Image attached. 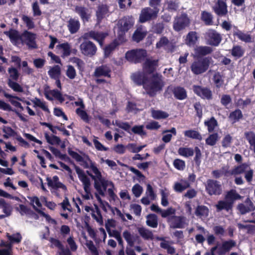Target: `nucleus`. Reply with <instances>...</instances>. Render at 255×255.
Wrapping results in <instances>:
<instances>
[{
    "label": "nucleus",
    "mask_w": 255,
    "mask_h": 255,
    "mask_svg": "<svg viewBox=\"0 0 255 255\" xmlns=\"http://www.w3.org/2000/svg\"><path fill=\"white\" fill-rule=\"evenodd\" d=\"M222 170H223V175L225 176H236L244 173L245 178L247 182L251 183L253 179L254 170L251 168L250 164L246 162L235 166L231 170H228V167H223Z\"/></svg>",
    "instance_id": "f257e3e1"
},
{
    "label": "nucleus",
    "mask_w": 255,
    "mask_h": 255,
    "mask_svg": "<svg viewBox=\"0 0 255 255\" xmlns=\"http://www.w3.org/2000/svg\"><path fill=\"white\" fill-rule=\"evenodd\" d=\"M91 169L93 172L97 175V178H98V180L95 181L94 183V187L100 195L104 196L108 185H111L112 188H114V184L113 182L109 181L102 177L101 172L96 166L95 163L91 162Z\"/></svg>",
    "instance_id": "f03ea898"
},
{
    "label": "nucleus",
    "mask_w": 255,
    "mask_h": 255,
    "mask_svg": "<svg viewBox=\"0 0 255 255\" xmlns=\"http://www.w3.org/2000/svg\"><path fill=\"white\" fill-rule=\"evenodd\" d=\"M164 86V83L161 76H158L157 74H154L150 79H148L146 85L144 86V89L149 96L153 97L157 92L162 90Z\"/></svg>",
    "instance_id": "7ed1b4c3"
},
{
    "label": "nucleus",
    "mask_w": 255,
    "mask_h": 255,
    "mask_svg": "<svg viewBox=\"0 0 255 255\" xmlns=\"http://www.w3.org/2000/svg\"><path fill=\"white\" fill-rule=\"evenodd\" d=\"M212 58H195L191 64L190 69L194 75H200L206 72L209 68Z\"/></svg>",
    "instance_id": "20e7f679"
},
{
    "label": "nucleus",
    "mask_w": 255,
    "mask_h": 255,
    "mask_svg": "<svg viewBox=\"0 0 255 255\" xmlns=\"http://www.w3.org/2000/svg\"><path fill=\"white\" fill-rule=\"evenodd\" d=\"M147 56L146 50L135 49L128 51L125 55L126 59L129 62L134 64L141 63Z\"/></svg>",
    "instance_id": "39448f33"
},
{
    "label": "nucleus",
    "mask_w": 255,
    "mask_h": 255,
    "mask_svg": "<svg viewBox=\"0 0 255 255\" xmlns=\"http://www.w3.org/2000/svg\"><path fill=\"white\" fill-rule=\"evenodd\" d=\"M46 181H47L48 186L53 190V191H51V192L56 196L60 197L61 195L60 190L62 192V193L67 192V187L59 181V178L58 176L55 175L52 178L47 177Z\"/></svg>",
    "instance_id": "423d86ee"
},
{
    "label": "nucleus",
    "mask_w": 255,
    "mask_h": 255,
    "mask_svg": "<svg viewBox=\"0 0 255 255\" xmlns=\"http://www.w3.org/2000/svg\"><path fill=\"white\" fill-rule=\"evenodd\" d=\"M75 171L78 174L79 180L82 182L84 186V189L86 193L83 195L84 199L89 200L90 196H92L90 190V180L89 178L85 174L84 171L79 166L74 165Z\"/></svg>",
    "instance_id": "0eeeda50"
},
{
    "label": "nucleus",
    "mask_w": 255,
    "mask_h": 255,
    "mask_svg": "<svg viewBox=\"0 0 255 255\" xmlns=\"http://www.w3.org/2000/svg\"><path fill=\"white\" fill-rule=\"evenodd\" d=\"M190 23V20L187 14L182 13L180 15L174 17L173 23V28L176 32H180L188 27Z\"/></svg>",
    "instance_id": "6e6552de"
},
{
    "label": "nucleus",
    "mask_w": 255,
    "mask_h": 255,
    "mask_svg": "<svg viewBox=\"0 0 255 255\" xmlns=\"http://www.w3.org/2000/svg\"><path fill=\"white\" fill-rule=\"evenodd\" d=\"M172 93L173 94L174 97L179 100H184L187 97L186 90L181 86H168L165 91L164 94L171 95Z\"/></svg>",
    "instance_id": "1a4fd4ad"
},
{
    "label": "nucleus",
    "mask_w": 255,
    "mask_h": 255,
    "mask_svg": "<svg viewBox=\"0 0 255 255\" xmlns=\"http://www.w3.org/2000/svg\"><path fill=\"white\" fill-rule=\"evenodd\" d=\"M205 190L210 196L220 195L222 192L221 185L216 180L208 179L205 184Z\"/></svg>",
    "instance_id": "9d476101"
},
{
    "label": "nucleus",
    "mask_w": 255,
    "mask_h": 255,
    "mask_svg": "<svg viewBox=\"0 0 255 255\" xmlns=\"http://www.w3.org/2000/svg\"><path fill=\"white\" fill-rule=\"evenodd\" d=\"M158 12L150 7H145L141 10L138 21L143 23L156 19Z\"/></svg>",
    "instance_id": "9b49d317"
},
{
    "label": "nucleus",
    "mask_w": 255,
    "mask_h": 255,
    "mask_svg": "<svg viewBox=\"0 0 255 255\" xmlns=\"http://www.w3.org/2000/svg\"><path fill=\"white\" fill-rule=\"evenodd\" d=\"M36 38V34L27 30H25L22 32V38L21 44H25L29 48H37Z\"/></svg>",
    "instance_id": "f8f14e48"
},
{
    "label": "nucleus",
    "mask_w": 255,
    "mask_h": 255,
    "mask_svg": "<svg viewBox=\"0 0 255 255\" xmlns=\"http://www.w3.org/2000/svg\"><path fill=\"white\" fill-rule=\"evenodd\" d=\"M81 53L87 56L92 57L95 55L97 52L96 45L90 41L85 40L80 46Z\"/></svg>",
    "instance_id": "ddd939ff"
},
{
    "label": "nucleus",
    "mask_w": 255,
    "mask_h": 255,
    "mask_svg": "<svg viewBox=\"0 0 255 255\" xmlns=\"http://www.w3.org/2000/svg\"><path fill=\"white\" fill-rule=\"evenodd\" d=\"M108 35V34L107 32L91 30L88 32L85 33L83 37L84 39H93L98 42L101 46H102L104 41Z\"/></svg>",
    "instance_id": "4468645a"
},
{
    "label": "nucleus",
    "mask_w": 255,
    "mask_h": 255,
    "mask_svg": "<svg viewBox=\"0 0 255 255\" xmlns=\"http://www.w3.org/2000/svg\"><path fill=\"white\" fill-rule=\"evenodd\" d=\"M208 43L210 45L218 46L222 40V37L219 33L213 29H210L206 33Z\"/></svg>",
    "instance_id": "2eb2a0df"
},
{
    "label": "nucleus",
    "mask_w": 255,
    "mask_h": 255,
    "mask_svg": "<svg viewBox=\"0 0 255 255\" xmlns=\"http://www.w3.org/2000/svg\"><path fill=\"white\" fill-rule=\"evenodd\" d=\"M186 218L183 216H176L175 215L169 217L168 223L171 228L173 229H183L185 227Z\"/></svg>",
    "instance_id": "dca6fc26"
},
{
    "label": "nucleus",
    "mask_w": 255,
    "mask_h": 255,
    "mask_svg": "<svg viewBox=\"0 0 255 255\" xmlns=\"http://www.w3.org/2000/svg\"><path fill=\"white\" fill-rule=\"evenodd\" d=\"M68 154L76 161L81 162L80 164L84 168H91V164L92 161L89 158L88 155H86L85 158H83L81 155L76 152V151H73L70 149L68 150ZM93 163H94L93 162Z\"/></svg>",
    "instance_id": "f3484780"
},
{
    "label": "nucleus",
    "mask_w": 255,
    "mask_h": 255,
    "mask_svg": "<svg viewBox=\"0 0 255 255\" xmlns=\"http://www.w3.org/2000/svg\"><path fill=\"white\" fill-rule=\"evenodd\" d=\"M193 91L196 95L203 99L210 100L213 98L211 90L207 87L194 85L193 86Z\"/></svg>",
    "instance_id": "a211bd4d"
},
{
    "label": "nucleus",
    "mask_w": 255,
    "mask_h": 255,
    "mask_svg": "<svg viewBox=\"0 0 255 255\" xmlns=\"http://www.w3.org/2000/svg\"><path fill=\"white\" fill-rule=\"evenodd\" d=\"M131 78L137 85H142L144 89V86L146 85L149 79L147 74L142 71L133 73L131 76Z\"/></svg>",
    "instance_id": "6ab92c4d"
},
{
    "label": "nucleus",
    "mask_w": 255,
    "mask_h": 255,
    "mask_svg": "<svg viewBox=\"0 0 255 255\" xmlns=\"http://www.w3.org/2000/svg\"><path fill=\"white\" fill-rule=\"evenodd\" d=\"M3 33L8 36L11 43L18 46L21 43L22 33L20 34L17 30L10 28L8 31H4Z\"/></svg>",
    "instance_id": "aec40b11"
},
{
    "label": "nucleus",
    "mask_w": 255,
    "mask_h": 255,
    "mask_svg": "<svg viewBox=\"0 0 255 255\" xmlns=\"http://www.w3.org/2000/svg\"><path fill=\"white\" fill-rule=\"evenodd\" d=\"M212 9L219 16H224L228 13V6L224 0H218L212 7Z\"/></svg>",
    "instance_id": "412c9836"
},
{
    "label": "nucleus",
    "mask_w": 255,
    "mask_h": 255,
    "mask_svg": "<svg viewBox=\"0 0 255 255\" xmlns=\"http://www.w3.org/2000/svg\"><path fill=\"white\" fill-rule=\"evenodd\" d=\"M194 59L203 58L205 56L210 54L213 52L212 47L207 46H199L194 48Z\"/></svg>",
    "instance_id": "4be33fe9"
},
{
    "label": "nucleus",
    "mask_w": 255,
    "mask_h": 255,
    "mask_svg": "<svg viewBox=\"0 0 255 255\" xmlns=\"http://www.w3.org/2000/svg\"><path fill=\"white\" fill-rule=\"evenodd\" d=\"M133 24L134 20L132 17L124 16L118 21V29L128 32Z\"/></svg>",
    "instance_id": "5701e85b"
},
{
    "label": "nucleus",
    "mask_w": 255,
    "mask_h": 255,
    "mask_svg": "<svg viewBox=\"0 0 255 255\" xmlns=\"http://www.w3.org/2000/svg\"><path fill=\"white\" fill-rule=\"evenodd\" d=\"M236 246V242L234 240H229L225 241L222 243L221 246L218 249L217 253L218 255H225Z\"/></svg>",
    "instance_id": "b1692460"
},
{
    "label": "nucleus",
    "mask_w": 255,
    "mask_h": 255,
    "mask_svg": "<svg viewBox=\"0 0 255 255\" xmlns=\"http://www.w3.org/2000/svg\"><path fill=\"white\" fill-rule=\"evenodd\" d=\"M75 12L80 17L83 22L89 21L91 18V14L88 8L84 6L76 5L75 7Z\"/></svg>",
    "instance_id": "393cba45"
},
{
    "label": "nucleus",
    "mask_w": 255,
    "mask_h": 255,
    "mask_svg": "<svg viewBox=\"0 0 255 255\" xmlns=\"http://www.w3.org/2000/svg\"><path fill=\"white\" fill-rule=\"evenodd\" d=\"M111 70L110 68L107 65H102L101 66L97 67L94 72V75L96 77H100L101 76H104L107 77H111Z\"/></svg>",
    "instance_id": "a878e982"
},
{
    "label": "nucleus",
    "mask_w": 255,
    "mask_h": 255,
    "mask_svg": "<svg viewBox=\"0 0 255 255\" xmlns=\"http://www.w3.org/2000/svg\"><path fill=\"white\" fill-rule=\"evenodd\" d=\"M179 0H166L164 2L165 9L170 12H177L180 7Z\"/></svg>",
    "instance_id": "bb28decb"
},
{
    "label": "nucleus",
    "mask_w": 255,
    "mask_h": 255,
    "mask_svg": "<svg viewBox=\"0 0 255 255\" xmlns=\"http://www.w3.org/2000/svg\"><path fill=\"white\" fill-rule=\"evenodd\" d=\"M137 232L140 236L145 241H152L154 240V235L152 231L143 227L137 228Z\"/></svg>",
    "instance_id": "cd10ccee"
},
{
    "label": "nucleus",
    "mask_w": 255,
    "mask_h": 255,
    "mask_svg": "<svg viewBox=\"0 0 255 255\" xmlns=\"http://www.w3.org/2000/svg\"><path fill=\"white\" fill-rule=\"evenodd\" d=\"M147 31L143 29L142 26L137 27L133 33L132 38L137 43L142 40L147 35Z\"/></svg>",
    "instance_id": "c85d7f7f"
},
{
    "label": "nucleus",
    "mask_w": 255,
    "mask_h": 255,
    "mask_svg": "<svg viewBox=\"0 0 255 255\" xmlns=\"http://www.w3.org/2000/svg\"><path fill=\"white\" fill-rule=\"evenodd\" d=\"M109 12V8L106 5H99L96 12L97 22L100 23Z\"/></svg>",
    "instance_id": "c756f323"
},
{
    "label": "nucleus",
    "mask_w": 255,
    "mask_h": 255,
    "mask_svg": "<svg viewBox=\"0 0 255 255\" xmlns=\"http://www.w3.org/2000/svg\"><path fill=\"white\" fill-rule=\"evenodd\" d=\"M243 118V115L241 110L239 109H237L234 111L231 112L228 117L229 120L232 124H235L239 122Z\"/></svg>",
    "instance_id": "7c9ffc66"
},
{
    "label": "nucleus",
    "mask_w": 255,
    "mask_h": 255,
    "mask_svg": "<svg viewBox=\"0 0 255 255\" xmlns=\"http://www.w3.org/2000/svg\"><path fill=\"white\" fill-rule=\"evenodd\" d=\"M234 36H236L240 40L246 43H251L253 42V38L251 34L245 33L239 29L237 31L234 32Z\"/></svg>",
    "instance_id": "2f4dec72"
},
{
    "label": "nucleus",
    "mask_w": 255,
    "mask_h": 255,
    "mask_svg": "<svg viewBox=\"0 0 255 255\" xmlns=\"http://www.w3.org/2000/svg\"><path fill=\"white\" fill-rule=\"evenodd\" d=\"M198 39V37L196 31H190L186 35L185 43L189 46H193L196 44Z\"/></svg>",
    "instance_id": "473e14b6"
},
{
    "label": "nucleus",
    "mask_w": 255,
    "mask_h": 255,
    "mask_svg": "<svg viewBox=\"0 0 255 255\" xmlns=\"http://www.w3.org/2000/svg\"><path fill=\"white\" fill-rule=\"evenodd\" d=\"M241 198L242 196L235 189H231L228 191L225 197V199L231 202L233 205L234 201L241 199Z\"/></svg>",
    "instance_id": "72a5a7b5"
},
{
    "label": "nucleus",
    "mask_w": 255,
    "mask_h": 255,
    "mask_svg": "<svg viewBox=\"0 0 255 255\" xmlns=\"http://www.w3.org/2000/svg\"><path fill=\"white\" fill-rule=\"evenodd\" d=\"M209 210L204 205H198L195 211V214L200 218H207L209 215Z\"/></svg>",
    "instance_id": "f704fd0d"
},
{
    "label": "nucleus",
    "mask_w": 255,
    "mask_h": 255,
    "mask_svg": "<svg viewBox=\"0 0 255 255\" xmlns=\"http://www.w3.org/2000/svg\"><path fill=\"white\" fill-rule=\"evenodd\" d=\"M68 27L70 33H75L80 28V23L78 20L71 18L68 22Z\"/></svg>",
    "instance_id": "c9c22d12"
},
{
    "label": "nucleus",
    "mask_w": 255,
    "mask_h": 255,
    "mask_svg": "<svg viewBox=\"0 0 255 255\" xmlns=\"http://www.w3.org/2000/svg\"><path fill=\"white\" fill-rule=\"evenodd\" d=\"M200 18L206 25H213V16L211 13L205 10L202 11Z\"/></svg>",
    "instance_id": "e433bc0d"
},
{
    "label": "nucleus",
    "mask_w": 255,
    "mask_h": 255,
    "mask_svg": "<svg viewBox=\"0 0 255 255\" xmlns=\"http://www.w3.org/2000/svg\"><path fill=\"white\" fill-rule=\"evenodd\" d=\"M119 45V43L117 40L115 39L111 43L106 46L104 49L105 57H109Z\"/></svg>",
    "instance_id": "4c0bfd02"
},
{
    "label": "nucleus",
    "mask_w": 255,
    "mask_h": 255,
    "mask_svg": "<svg viewBox=\"0 0 255 255\" xmlns=\"http://www.w3.org/2000/svg\"><path fill=\"white\" fill-rule=\"evenodd\" d=\"M4 96L7 99H9V102L15 107L19 108L21 111L23 110V108L22 106L20 103H19L18 101L14 100L13 99H16L17 100L20 101L21 99L16 96H13L12 95H10L8 93H7L6 92H4L3 93Z\"/></svg>",
    "instance_id": "58836bf2"
},
{
    "label": "nucleus",
    "mask_w": 255,
    "mask_h": 255,
    "mask_svg": "<svg viewBox=\"0 0 255 255\" xmlns=\"http://www.w3.org/2000/svg\"><path fill=\"white\" fill-rule=\"evenodd\" d=\"M181 181V183L178 182L175 183L173 189L175 192L181 193L190 187V184L188 181L186 180H182Z\"/></svg>",
    "instance_id": "ea45409f"
},
{
    "label": "nucleus",
    "mask_w": 255,
    "mask_h": 255,
    "mask_svg": "<svg viewBox=\"0 0 255 255\" xmlns=\"http://www.w3.org/2000/svg\"><path fill=\"white\" fill-rule=\"evenodd\" d=\"M146 225L151 228H156L158 226L157 216L154 214H150L146 216Z\"/></svg>",
    "instance_id": "a19ab883"
},
{
    "label": "nucleus",
    "mask_w": 255,
    "mask_h": 255,
    "mask_svg": "<svg viewBox=\"0 0 255 255\" xmlns=\"http://www.w3.org/2000/svg\"><path fill=\"white\" fill-rule=\"evenodd\" d=\"M0 208L2 209L3 212L6 214V216L11 215L12 211V207L8 203H6L4 199H0Z\"/></svg>",
    "instance_id": "79ce46f5"
},
{
    "label": "nucleus",
    "mask_w": 255,
    "mask_h": 255,
    "mask_svg": "<svg viewBox=\"0 0 255 255\" xmlns=\"http://www.w3.org/2000/svg\"><path fill=\"white\" fill-rule=\"evenodd\" d=\"M233 205L232 204L231 202H230L227 200H220L218 201L216 206L217 210L218 211H220L223 210H225L228 211L232 208Z\"/></svg>",
    "instance_id": "37998d69"
},
{
    "label": "nucleus",
    "mask_w": 255,
    "mask_h": 255,
    "mask_svg": "<svg viewBox=\"0 0 255 255\" xmlns=\"http://www.w3.org/2000/svg\"><path fill=\"white\" fill-rule=\"evenodd\" d=\"M123 236L126 242H127L128 246L132 247L134 246V242H135L136 239H138L139 237L136 236L134 237L131 235L130 233L128 231H125L123 233Z\"/></svg>",
    "instance_id": "c03bdc74"
},
{
    "label": "nucleus",
    "mask_w": 255,
    "mask_h": 255,
    "mask_svg": "<svg viewBox=\"0 0 255 255\" xmlns=\"http://www.w3.org/2000/svg\"><path fill=\"white\" fill-rule=\"evenodd\" d=\"M213 81L215 85L216 88L220 89L223 87L224 84L223 76L220 72L215 73L213 77Z\"/></svg>",
    "instance_id": "a18cd8bd"
},
{
    "label": "nucleus",
    "mask_w": 255,
    "mask_h": 255,
    "mask_svg": "<svg viewBox=\"0 0 255 255\" xmlns=\"http://www.w3.org/2000/svg\"><path fill=\"white\" fill-rule=\"evenodd\" d=\"M48 74L51 79H55L60 78L61 75V69L59 65H55L48 71Z\"/></svg>",
    "instance_id": "49530a36"
},
{
    "label": "nucleus",
    "mask_w": 255,
    "mask_h": 255,
    "mask_svg": "<svg viewBox=\"0 0 255 255\" xmlns=\"http://www.w3.org/2000/svg\"><path fill=\"white\" fill-rule=\"evenodd\" d=\"M184 136L192 139L202 140V136L200 132L193 129H189L184 131Z\"/></svg>",
    "instance_id": "de8ad7c7"
},
{
    "label": "nucleus",
    "mask_w": 255,
    "mask_h": 255,
    "mask_svg": "<svg viewBox=\"0 0 255 255\" xmlns=\"http://www.w3.org/2000/svg\"><path fill=\"white\" fill-rule=\"evenodd\" d=\"M178 154L182 156L188 157L194 155V149L191 147H180L178 150Z\"/></svg>",
    "instance_id": "09e8293b"
},
{
    "label": "nucleus",
    "mask_w": 255,
    "mask_h": 255,
    "mask_svg": "<svg viewBox=\"0 0 255 255\" xmlns=\"http://www.w3.org/2000/svg\"><path fill=\"white\" fill-rule=\"evenodd\" d=\"M245 53V50L240 45H234L231 50L232 55L237 58L242 57Z\"/></svg>",
    "instance_id": "8fccbe9b"
},
{
    "label": "nucleus",
    "mask_w": 255,
    "mask_h": 255,
    "mask_svg": "<svg viewBox=\"0 0 255 255\" xmlns=\"http://www.w3.org/2000/svg\"><path fill=\"white\" fill-rule=\"evenodd\" d=\"M2 130L4 134L3 135V137L5 139H7L10 137L16 136L17 132L13 129L11 127L3 126L2 128Z\"/></svg>",
    "instance_id": "3c124183"
},
{
    "label": "nucleus",
    "mask_w": 255,
    "mask_h": 255,
    "mask_svg": "<svg viewBox=\"0 0 255 255\" xmlns=\"http://www.w3.org/2000/svg\"><path fill=\"white\" fill-rule=\"evenodd\" d=\"M204 125L207 127L209 132H212L214 131L216 127L218 126V122L214 117H211L208 121L204 122Z\"/></svg>",
    "instance_id": "603ef678"
},
{
    "label": "nucleus",
    "mask_w": 255,
    "mask_h": 255,
    "mask_svg": "<svg viewBox=\"0 0 255 255\" xmlns=\"http://www.w3.org/2000/svg\"><path fill=\"white\" fill-rule=\"evenodd\" d=\"M33 209L41 216L44 217L47 222L51 223L52 224L54 225L57 224V222L55 219H52L49 215L46 214L45 212L37 208L35 205H33Z\"/></svg>",
    "instance_id": "864d4df0"
},
{
    "label": "nucleus",
    "mask_w": 255,
    "mask_h": 255,
    "mask_svg": "<svg viewBox=\"0 0 255 255\" xmlns=\"http://www.w3.org/2000/svg\"><path fill=\"white\" fill-rule=\"evenodd\" d=\"M70 61L76 64L79 72L82 73L84 71L85 63L79 58L74 57L70 58Z\"/></svg>",
    "instance_id": "5fc2aeb1"
},
{
    "label": "nucleus",
    "mask_w": 255,
    "mask_h": 255,
    "mask_svg": "<svg viewBox=\"0 0 255 255\" xmlns=\"http://www.w3.org/2000/svg\"><path fill=\"white\" fill-rule=\"evenodd\" d=\"M44 136L47 142L51 145L59 144L61 142V139L58 136L55 135L50 136L47 132L44 133Z\"/></svg>",
    "instance_id": "6e6d98bb"
},
{
    "label": "nucleus",
    "mask_w": 255,
    "mask_h": 255,
    "mask_svg": "<svg viewBox=\"0 0 255 255\" xmlns=\"http://www.w3.org/2000/svg\"><path fill=\"white\" fill-rule=\"evenodd\" d=\"M7 85L8 87L14 92H22L23 91L22 86L15 81L8 79L7 81Z\"/></svg>",
    "instance_id": "4d7b16f0"
},
{
    "label": "nucleus",
    "mask_w": 255,
    "mask_h": 255,
    "mask_svg": "<svg viewBox=\"0 0 255 255\" xmlns=\"http://www.w3.org/2000/svg\"><path fill=\"white\" fill-rule=\"evenodd\" d=\"M218 139L219 136L218 133H213L210 134L206 139V144L210 146H214L216 144Z\"/></svg>",
    "instance_id": "13d9d810"
},
{
    "label": "nucleus",
    "mask_w": 255,
    "mask_h": 255,
    "mask_svg": "<svg viewBox=\"0 0 255 255\" xmlns=\"http://www.w3.org/2000/svg\"><path fill=\"white\" fill-rule=\"evenodd\" d=\"M6 237L8 239V240L10 241V243L13 244V243H19L21 240H22V237L20 233H17L15 234H13L12 235H9V234L7 233L6 234Z\"/></svg>",
    "instance_id": "bf43d9fd"
},
{
    "label": "nucleus",
    "mask_w": 255,
    "mask_h": 255,
    "mask_svg": "<svg viewBox=\"0 0 255 255\" xmlns=\"http://www.w3.org/2000/svg\"><path fill=\"white\" fill-rule=\"evenodd\" d=\"M8 72L9 74V79L12 81H17L19 78L20 74L16 68L9 67L8 69Z\"/></svg>",
    "instance_id": "052dcab7"
},
{
    "label": "nucleus",
    "mask_w": 255,
    "mask_h": 255,
    "mask_svg": "<svg viewBox=\"0 0 255 255\" xmlns=\"http://www.w3.org/2000/svg\"><path fill=\"white\" fill-rule=\"evenodd\" d=\"M156 62L154 60L147 59L144 63V68L147 69L148 74L152 73L155 70Z\"/></svg>",
    "instance_id": "680f3d73"
},
{
    "label": "nucleus",
    "mask_w": 255,
    "mask_h": 255,
    "mask_svg": "<svg viewBox=\"0 0 255 255\" xmlns=\"http://www.w3.org/2000/svg\"><path fill=\"white\" fill-rule=\"evenodd\" d=\"M146 146V145H140L139 146H136V144L135 143H128L127 145V149L131 152L132 153H138L144 147Z\"/></svg>",
    "instance_id": "e2e57ef3"
},
{
    "label": "nucleus",
    "mask_w": 255,
    "mask_h": 255,
    "mask_svg": "<svg viewBox=\"0 0 255 255\" xmlns=\"http://www.w3.org/2000/svg\"><path fill=\"white\" fill-rule=\"evenodd\" d=\"M195 156L194 158V161L195 162L196 166L199 167L201 163L202 153L200 148L196 146L194 148Z\"/></svg>",
    "instance_id": "0e129e2a"
},
{
    "label": "nucleus",
    "mask_w": 255,
    "mask_h": 255,
    "mask_svg": "<svg viewBox=\"0 0 255 255\" xmlns=\"http://www.w3.org/2000/svg\"><path fill=\"white\" fill-rule=\"evenodd\" d=\"M21 19L28 29H31L34 27V23L30 17L26 15H22Z\"/></svg>",
    "instance_id": "69168bd1"
},
{
    "label": "nucleus",
    "mask_w": 255,
    "mask_h": 255,
    "mask_svg": "<svg viewBox=\"0 0 255 255\" xmlns=\"http://www.w3.org/2000/svg\"><path fill=\"white\" fill-rule=\"evenodd\" d=\"M233 141V137L232 136L229 134H228L226 135L223 138L222 140V146L224 148H227L231 146V145Z\"/></svg>",
    "instance_id": "338daca9"
},
{
    "label": "nucleus",
    "mask_w": 255,
    "mask_h": 255,
    "mask_svg": "<svg viewBox=\"0 0 255 255\" xmlns=\"http://www.w3.org/2000/svg\"><path fill=\"white\" fill-rule=\"evenodd\" d=\"M76 113L84 122L86 123L89 122L90 119L89 115L85 111L79 108L76 110Z\"/></svg>",
    "instance_id": "774afa93"
}]
</instances>
